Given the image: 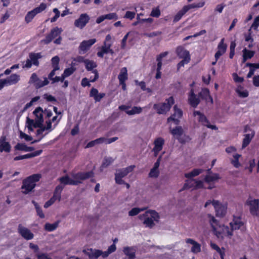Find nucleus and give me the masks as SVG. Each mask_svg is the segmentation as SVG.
Masks as SVG:
<instances>
[{"mask_svg":"<svg viewBox=\"0 0 259 259\" xmlns=\"http://www.w3.org/2000/svg\"><path fill=\"white\" fill-rule=\"evenodd\" d=\"M115 244H112L110 245L107 251H103L101 250L90 248L83 250V252L87 255L90 259H97L99 256H102L103 258L107 257L109 255L116 250Z\"/></svg>","mask_w":259,"mask_h":259,"instance_id":"nucleus-1","label":"nucleus"},{"mask_svg":"<svg viewBox=\"0 0 259 259\" xmlns=\"http://www.w3.org/2000/svg\"><path fill=\"white\" fill-rule=\"evenodd\" d=\"M40 178V175L34 174L24 180L21 187L22 192L27 194L32 191L36 186L35 183L38 182Z\"/></svg>","mask_w":259,"mask_h":259,"instance_id":"nucleus-2","label":"nucleus"},{"mask_svg":"<svg viewBox=\"0 0 259 259\" xmlns=\"http://www.w3.org/2000/svg\"><path fill=\"white\" fill-rule=\"evenodd\" d=\"M174 103V98L170 97L165 100V102L154 104L153 108L156 111L158 114H165L170 110Z\"/></svg>","mask_w":259,"mask_h":259,"instance_id":"nucleus-3","label":"nucleus"},{"mask_svg":"<svg viewBox=\"0 0 259 259\" xmlns=\"http://www.w3.org/2000/svg\"><path fill=\"white\" fill-rule=\"evenodd\" d=\"M208 218L209 222L211 225L213 233L217 236L218 238L223 237L222 235V226L219 222L216 220L214 217L210 214H208Z\"/></svg>","mask_w":259,"mask_h":259,"instance_id":"nucleus-4","label":"nucleus"},{"mask_svg":"<svg viewBox=\"0 0 259 259\" xmlns=\"http://www.w3.org/2000/svg\"><path fill=\"white\" fill-rule=\"evenodd\" d=\"M63 189V186L61 185L57 186L56 187L53 196L45 203L44 207L48 208L52 205L56 200L60 201L61 199V194Z\"/></svg>","mask_w":259,"mask_h":259,"instance_id":"nucleus-5","label":"nucleus"},{"mask_svg":"<svg viewBox=\"0 0 259 259\" xmlns=\"http://www.w3.org/2000/svg\"><path fill=\"white\" fill-rule=\"evenodd\" d=\"M63 30L61 28L56 27L51 29L50 33L47 34L45 39L41 40L45 44H49L53 39L60 35Z\"/></svg>","mask_w":259,"mask_h":259,"instance_id":"nucleus-6","label":"nucleus"},{"mask_svg":"<svg viewBox=\"0 0 259 259\" xmlns=\"http://www.w3.org/2000/svg\"><path fill=\"white\" fill-rule=\"evenodd\" d=\"M245 204L249 206V210L250 213L253 215H257L259 213V200L248 199Z\"/></svg>","mask_w":259,"mask_h":259,"instance_id":"nucleus-7","label":"nucleus"},{"mask_svg":"<svg viewBox=\"0 0 259 259\" xmlns=\"http://www.w3.org/2000/svg\"><path fill=\"white\" fill-rule=\"evenodd\" d=\"M93 176L94 172L92 171L85 172H78L72 175L74 181H77V185L81 183L83 181L93 177Z\"/></svg>","mask_w":259,"mask_h":259,"instance_id":"nucleus-8","label":"nucleus"},{"mask_svg":"<svg viewBox=\"0 0 259 259\" xmlns=\"http://www.w3.org/2000/svg\"><path fill=\"white\" fill-rule=\"evenodd\" d=\"M89 16L86 14H81L79 17L75 20L74 25L76 27L79 29H83L90 20Z\"/></svg>","mask_w":259,"mask_h":259,"instance_id":"nucleus-9","label":"nucleus"},{"mask_svg":"<svg viewBox=\"0 0 259 259\" xmlns=\"http://www.w3.org/2000/svg\"><path fill=\"white\" fill-rule=\"evenodd\" d=\"M174 113L167 118V121L168 123L172 121L175 124H179L180 122V119L182 117L183 112L179 109L177 105L174 107Z\"/></svg>","mask_w":259,"mask_h":259,"instance_id":"nucleus-10","label":"nucleus"},{"mask_svg":"<svg viewBox=\"0 0 259 259\" xmlns=\"http://www.w3.org/2000/svg\"><path fill=\"white\" fill-rule=\"evenodd\" d=\"M96 41L97 40L95 38L82 41L79 46V54H83L85 53L90 49L91 46L96 42Z\"/></svg>","mask_w":259,"mask_h":259,"instance_id":"nucleus-11","label":"nucleus"},{"mask_svg":"<svg viewBox=\"0 0 259 259\" xmlns=\"http://www.w3.org/2000/svg\"><path fill=\"white\" fill-rule=\"evenodd\" d=\"M194 116H196V115L199 116L198 120L199 122H201L202 124L207 126L208 128H211L212 130H217L218 128L215 125H211L209 123V121L206 118V116L202 114L200 112L198 111H195L193 112Z\"/></svg>","mask_w":259,"mask_h":259,"instance_id":"nucleus-12","label":"nucleus"},{"mask_svg":"<svg viewBox=\"0 0 259 259\" xmlns=\"http://www.w3.org/2000/svg\"><path fill=\"white\" fill-rule=\"evenodd\" d=\"M18 233L22 237L27 240L33 239L34 235L31 231L28 228L23 226L21 224H19L18 228Z\"/></svg>","mask_w":259,"mask_h":259,"instance_id":"nucleus-13","label":"nucleus"},{"mask_svg":"<svg viewBox=\"0 0 259 259\" xmlns=\"http://www.w3.org/2000/svg\"><path fill=\"white\" fill-rule=\"evenodd\" d=\"M164 142V139L161 137H158L155 139L154 141V146L152 149L154 156H157L159 152L162 149Z\"/></svg>","mask_w":259,"mask_h":259,"instance_id":"nucleus-14","label":"nucleus"},{"mask_svg":"<svg viewBox=\"0 0 259 259\" xmlns=\"http://www.w3.org/2000/svg\"><path fill=\"white\" fill-rule=\"evenodd\" d=\"M212 204L216 211V215L218 217H223L226 211L227 207L222 205L218 201L213 200Z\"/></svg>","mask_w":259,"mask_h":259,"instance_id":"nucleus-15","label":"nucleus"},{"mask_svg":"<svg viewBox=\"0 0 259 259\" xmlns=\"http://www.w3.org/2000/svg\"><path fill=\"white\" fill-rule=\"evenodd\" d=\"M184 130L182 126H178L170 130V133L180 143H184L185 141L181 137L184 134Z\"/></svg>","mask_w":259,"mask_h":259,"instance_id":"nucleus-16","label":"nucleus"},{"mask_svg":"<svg viewBox=\"0 0 259 259\" xmlns=\"http://www.w3.org/2000/svg\"><path fill=\"white\" fill-rule=\"evenodd\" d=\"M200 102V97L194 94L193 89H191L188 96V102L193 107L196 108Z\"/></svg>","mask_w":259,"mask_h":259,"instance_id":"nucleus-17","label":"nucleus"},{"mask_svg":"<svg viewBox=\"0 0 259 259\" xmlns=\"http://www.w3.org/2000/svg\"><path fill=\"white\" fill-rule=\"evenodd\" d=\"M135 167V165H130L125 168L118 169L116 171L115 176L123 178L132 172Z\"/></svg>","mask_w":259,"mask_h":259,"instance_id":"nucleus-18","label":"nucleus"},{"mask_svg":"<svg viewBox=\"0 0 259 259\" xmlns=\"http://www.w3.org/2000/svg\"><path fill=\"white\" fill-rule=\"evenodd\" d=\"M176 53L180 58L183 60H190V55L189 52L185 49L182 46H179L176 49Z\"/></svg>","mask_w":259,"mask_h":259,"instance_id":"nucleus-19","label":"nucleus"},{"mask_svg":"<svg viewBox=\"0 0 259 259\" xmlns=\"http://www.w3.org/2000/svg\"><path fill=\"white\" fill-rule=\"evenodd\" d=\"M6 140L5 136H2L0 138V152H9L11 150V145Z\"/></svg>","mask_w":259,"mask_h":259,"instance_id":"nucleus-20","label":"nucleus"},{"mask_svg":"<svg viewBox=\"0 0 259 259\" xmlns=\"http://www.w3.org/2000/svg\"><path fill=\"white\" fill-rule=\"evenodd\" d=\"M20 80V76L17 74H13L7 79H4L5 84L10 85L17 83Z\"/></svg>","mask_w":259,"mask_h":259,"instance_id":"nucleus-21","label":"nucleus"},{"mask_svg":"<svg viewBox=\"0 0 259 259\" xmlns=\"http://www.w3.org/2000/svg\"><path fill=\"white\" fill-rule=\"evenodd\" d=\"M136 248L135 247L126 246L123 248V252L129 259H134L136 257Z\"/></svg>","mask_w":259,"mask_h":259,"instance_id":"nucleus-22","label":"nucleus"},{"mask_svg":"<svg viewBox=\"0 0 259 259\" xmlns=\"http://www.w3.org/2000/svg\"><path fill=\"white\" fill-rule=\"evenodd\" d=\"M186 242L193 245L191 248V251L194 253L199 252L201 251V246L200 244L196 242L192 239L188 238L186 240Z\"/></svg>","mask_w":259,"mask_h":259,"instance_id":"nucleus-23","label":"nucleus"},{"mask_svg":"<svg viewBox=\"0 0 259 259\" xmlns=\"http://www.w3.org/2000/svg\"><path fill=\"white\" fill-rule=\"evenodd\" d=\"M200 98L208 101L210 100L211 104L213 103L212 98L210 96L209 91L207 89H203L198 94Z\"/></svg>","mask_w":259,"mask_h":259,"instance_id":"nucleus-24","label":"nucleus"},{"mask_svg":"<svg viewBox=\"0 0 259 259\" xmlns=\"http://www.w3.org/2000/svg\"><path fill=\"white\" fill-rule=\"evenodd\" d=\"M59 181L61 184L70 185H77V181H74V179L70 178L68 176L62 177L59 179Z\"/></svg>","mask_w":259,"mask_h":259,"instance_id":"nucleus-25","label":"nucleus"},{"mask_svg":"<svg viewBox=\"0 0 259 259\" xmlns=\"http://www.w3.org/2000/svg\"><path fill=\"white\" fill-rule=\"evenodd\" d=\"M232 230H237L243 226V223L240 217H234L233 221L230 223Z\"/></svg>","mask_w":259,"mask_h":259,"instance_id":"nucleus-26","label":"nucleus"},{"mask_svg":"<svg viewBox=\"0 0 259 259\" xmlns=\"http://www.w3.org/2000/svg\"><path fill=\"white\" fill-rule=\"evenodd\" d=\"M255 134L254 131H251V133L246 134L244 135V138L243 139L242 148H245L250 143L251 139L253 138Z\"/></svg>","mask_w":259,"mask_h":259,"instance_id":"nucleus-27","label":"nucleus"},{"mask_svg":"<svg viewBox=\"0 0 259 259\" xmlns=\"http://www.w3.org/2000/svg\"><path fill=\"white\" fill-rule=\"evenodd\" d=\"M242 62L245 63L247 59H251L254 55L255 52L253 51H250L246 48H244L243 51Z\"/></svg>","mask_w":259,"mask_h":259,"instance_id":"nucleus-28","label":"nucleus"},{"mask_svg":"<svg viewBox=\"0 0 259 259\" xmlns=\"http://www.w3.org/2000/svg\"><path fill=\"white\" fill-rule=\"evenodd\" d=\"M219 175L215 173H211L207 174L204 178V181L206 183L214 182L220 179Z\"/></svg>","mask_w":259,"mask_h":259,"instance_id":"nucleus-29","label":"nucleus"},{"mask_svg":"<svg viewBox=\"0 0 259 259\" xmlns=\"http://www.w3.org/2000/svg\"><path fill=\"white\" fill-rule=\"evenodd\" d=\"M204 171V169L201 168H195L193 169L191 171L186 173L185 177L188 179H191L193 177L198 176Z\"/></svg>","mask_w":259,"mask_h":259,"instance_id":"nucleus-30","label":"nucleus"},{"mask_svg":"<svg viewBox=\"0 0 259 259\" xmlns=\"http://www.w3.org/2000/svg\"><path fill=\"white\" fill-rule=\"evenodd\" d=\"M210 245L213 249L216 250L220 254L221 259H224L225 251L224 247L220 248L218 245L213 242H210Z\"/></svg>","mask_w":259,"mask_h":259,"instance_id":"nucleus-31","label":"nucleus"},{"mask_svg":"<svg viewBox=\"0 0 259 259\" xmlns=\"http://www.w3.org/2000/svg\"><path fill=\"white\" fill-rule=\"evenodd\" d=\"M118 78L119 82H125L127 79V70L126 67H123L121 69Z\"/></svg>","mask_w":259,"mask_h":259,"instance_id":"nucleus-32","label":"nucleus"},{"mask_svg":"<svg viewBox=\"0 0 259 259\" xmlns=\"http://www.w3.org/2000/svg\"><path fill=\"white\" fill-rule=\"evenodd\" d=\"M168 54V52H164L160 53L156 57V61L157 62L156 70H161L162 67V60L166 57Z\"/></svg>","mask_w":259,"mask_h":259,"instance_id":"nucleus-33","label":"nucleus"},{"mask_svg":"<svg viewBox=\"0 0 259 259\" xmlns=\"http://www.w3.org/2000/svg\"><path fill=\"white\" fill-rule=\"evenodd\" d=\"M236 92L240 98H246L249 95L247 90L244 89L241 85H238L236 89Z\"/></svg>","mask_w":259,"mask_h":259,"instance_id":"nucleus-34","label":"nucleus"},{"mask_svg":"<svg viewBox=\"0 0 259 259\" xmlns=\"http://www.w3.org/2000/svg\"><path fill=\"white\" fill-rule=\"evenodd\" d=\"M41 57L40 53H30L29 55V57L31 60L32 63L33 65L35 66H38L39 64V62L38 61V59L40 58Z\"/></svg>","mask_w":259,"mask_h":259,"instance_id":"nucleus-35","label":"nucleus"},{"mask_svg":"<svg viewBox=\"0 0 259 259\" xmlns=\"http://www.w3.org/2000/svg\"><path fill=\"white\" fill-rule=\"evenodd\" d=\"M105 138L101 137L88 143L85 146L86 148H91L97 144L105 143Z\"/></svg>","mask_w":259,"mask_h":259,"instance_id":"nucleus-36","label":"nucleus"},{"mask_svg":"<svg viewBox=\"0 0 259 259\" xmlns=\"http://www.w3.org/2000/svg\"><path fill=\"white\" fill-rule=\"evenodd\" d=\"M109 45V43L104 42L103 45L101 48V50L99 51L97 54L99 57L103 58L104 56V54H108Z\"/></svg>","mask_w":259,"mask_h":259,"instance_id":"nucleus-37","label":"nucleus"},{"mask_svg":"<svg viewBox=\"0 0 259 259\" xmlns=\"http://www.w3.org/2000/svg\"><path fill=\"white\" fill-rule=\"evenodd\" d=\"M84 64L85 68L88 71H93L94 70V69L97 66V63L95 61L88 59H86L84 61Z\"/></svg>","mask_w":259,"mask_h":259,"instance_id":"nucleus-38","label":"nucleus"},{"mask_svg":"<svg viewBox=\"0 0 259 259\" xmlns=\"http://www.w3.org/2000/svg\"><path fill=\"white\" fill-rule=\"evenodd\" d=\"M193 182H196V180L190 179L186 181V182L181 191L189 188L196 189L195 183H193Z\"/></svg>","mask_w":259,"mask_h":259,"instance_id":"nucleus-39","label":"nucleus"},{"mask_svg":"<svg viewBox=\"0 0 259 259\" xmlns=\"http://www.w3.org/2000/svg\"><path fill=\"white\" fill-rule=\"evenodd\" d=\"M33 113L36 116V120H40V121H44L43 110L41 107L36 108Z\"/></svg>","mask_w":259,"mask_h":259,"instance_id":"nucleus-40","label":"nucleus"},{"mask_svg":"<svg viewBox=\"0 0 259 259\" xmlns=\"http://www.w3.org/2000/svg\"><path fill=\"white\" fill-rule=\"evenodd\" d=\"M115 159L111 157H105L101 165V167L106 168L111 165L114 161Z\"/></svg>","mask_w":259,"mask_h":259,"instance_id":"nucleus-41","label":"nucleus"},{"mask_svg":"<svg viewBox=\"0 0 259 259\" xmlns=\"http://www.w3.org/2000/svg\"><path fill=\"white\" fill-rule=\"evenodd\" d=\"M221 228L222 229V235H223V234L225 235L226 236H227L229 238H231L232 236V235H233L232 231L233 230H232V229H230L229 227L225 226V225H222Z\"/></svg>","mask_w":259,"mask_h":259,"instance_id":"nucleus-42","label":"nucleus"},{"mask_svg":"<svg viewBox=\"0 0 259 259\" xmlns=\"http://www.w3.org/2000/svg\"><path fill=\"white\" fill-rule=\"evenodd\" d=\"M59 223V221L56 222L53 224L46 223L45 225V229L50 232L53 231L57 229Z\"/></svg>","mask_w":259,"mask_h":259,"instance_id":"nucleus-43","label":"nucleus"},{"mask_svg":"<svg viewBox=\"0 0 259 259\" xmlns=\"http://www.w3.org/2000/svg\"><path fill=\"white\" fill-rule=\"evenodd\" d=\"M142 111V108L140 107L134 106L132 110L126 111V113L129 115L140 114Z\"/></svg>","mask_w":259,"mask_h":259,"instance_id":"nucleus-44","label":"nucleus"},{"mask_svg":"<svg viewBox=\"0 0 259 259\" xmlns=\"http://www.w3.org/2000/svg\"><path fill=\"white\" fill-rule=\"evenodd\" d=\"M186 13L187 11L183 7V9L179 11L178 13L175 15L173 20L174 22H177L179 21L182 18L183 15Z\"/></svg>","mask_w":259,"mask_h":259,"instance_id":"nucleus-45","label":"nucleus"},{"mask_svg":"<svg viewBox=\"0 0 259 259\" xmlns=\"http://www.w3.org/2000/svg\"><path fill=\"white\" fill-rule=\"evenodd\" d=\"M49 81L48 80V79L47 77L44 78V80H41L39 79L37 80V81L35 84V87L36 88H42L45 85H47L49 84Z\"/></svg>","mask_w":259,"mask_h":259,"instance_id":"nucleus-46","label":"nucleus"},{"mask_svg":"<svg viewBox=\"0 0 259 259\" xmlns=\"http://www.w3.org/2000/svg\"><path fill=\"white\" fill-rule=\"evenodd\" d=\"M60 61L59 57L57 56L53 57L51 59L52 65L53 68H55V70H59V62Z\"/></svg>","mask_w":259,"mask_h":259,"instance_id":"nucleus-47","label":"nucleus"},{"mask_svg":"<svg viewBox=\"0 0 259 259\" xmlns=\"http://www.w3.org/2000/svg\"><path fill=\"white\" fill-rule=\"evenodd\" d=\"M32 203L34 204L35 208L36 209L37 215H39V217L40 218H44L45 215L42 212V209L39 207V205L37 202H36L35 201L33 200L32 201Z\"/></svg>","mask_w":259,"mask_h":259,"instance_id":"nucleus-48","label":"nucleus"},{"mask_svg":"<svg viewBox=\"0 0 259 259\" xmlns=\"http://www.w3.org/2000/svg\"><path fill=\"white\" fill-rule=\"evenodd\" d=\"M154 221L153 220L152 218L148 217L145 219L144 221V224L146 225V227H149L150 228H152L155 225Z\"/></svg>","mask_w":259,"mask_h":259,"instance_id":"nucleus-49","label":"nucleus"},{"mask_svg":"<svg viewBox=\"0 0 259 259\" xmlns=\"http://www.w3.org/2000/svg\"><path fill=\"white\" fill-rule=\"evenodd\" d=\"M36 14L33 10H31L27 13L26 14L25 20L27 23H29L32 21L33 18L36 16Z\"/></svg>","mask_w":259,"mask_h":259,"instance_id":"nucleus-50","label":"nucleus"},{"mask_svg":"<svg viewBox=\"0 0 259 259\" xmlns=\"http://www.w3.org/2000/svg\"><path fill=\"white\" fill-rule=\"evenodd\" d=\"M47 8V5L45 3H41L40 5L33 9L32 10L34 11V12L37 15L38 13H40L42 12L43 11H44Z\"/></svg>","mask_w":259,"mask_h":259,"instance_id":"nucleus-51","label":"nucleus"},{"mask_svg":"<svg viewBox=\"0 0 259 259\" xmlns=\"http://www.w3.org/2000/svg\"><path fill=\"white\" fill-rule=\"evenodd\" d=\"M149 213L150 215V218L153 219L154 221L158 222L159 219L158 213L155 210H151L146 212V214Z\"/></svg>","mask_w":259,"mask_h":259,"instance_id":"nucleus-52","label":"nucleus"},{"mask_svg":"<svg viewBox=\"0 0 259 259\" xmlns=\"http://www.w3.org/2000/svg\"><path fill=\"white\" fill-rule=\"evenodd\" d=\"M224 38H222L220 42H219L218 46V50H219L225 53L227 50V46L226 44L224 43Z\"/></svg>","mask_w":259,"mask_h":259,"instance_id":"nucleus-53","label":"nucleus"},{"mask_svg":"<svg viewBox=\"0 0 259 259\" xmlns=\"http://www.w3.org/2000/svg\"><path fill=\"white\" fill-rule=\"evenodd\" d=\"M105 19L116 20L118 19V17L115 13H110L106 15H104Z\"/></svg>","mask_w":259,"mask_h":259,"instance_id":"nucleus-54","label":"nucleus"},{"mask_svg":"<svg viewBox=\"0 0 259 259\" xmlns=\"http://www.w3.org/2000/svg\"><path fill=\"white\" fill-rule=\"evenodd\" d=\"M145 210V208L140 209L139 208L135 207L132 208L129 212L128 215L130 216H135L137 215L141 211Z\"/></svg>","mask_w":259,"mask_h":259,"instance_id":"nucleus-55","label":"nucleus"},{"mask_svg":"<svg viewBox=\"0 0 259 259\" xmlns=\"http://www.w3.org/2000/svg\"><path fill=\"white\" fill-rule=\"evenodd\" d=\"M75 71V68L72 67L66 68L63 72L64 76L68 77L70 76Z\"/></svg>","mask_w":259,"mask_h":259,"instance_id":"nucleus-56","label":"nucleus"},{"mask_svg":"<svg viewBox=\"0 0 259 259\" xmlns=\"http://www.w3.org/2000/svg\"><path fill=\"white\" fill-rule=\"evenodd\" d=\"M45 131V128L43 127V126L38 129L36 131V135L37 136H41L40 137V139L38 140H35L33 142H32V143H34L37 142L39 141L41 139H42L44 137V135H43L44 132Z\"/></svg>","mask_w":259,"mask_h":259,"instance_id":"nucleus-57","label":"nucleus"},{"mask_svg":"<svg viewBox=\"0 0 259 259\" xmlns=\"http://www.w3.org/2000/svg\"><path fill=\"white\" fill-rule=\"evenodd\" d=\"M159 171L158 169L152 168L149 173V177L150 178H157L159 176Z\"/></svg>","mask_w":259,"mask_h":259,"instance_id":"nucleus-58","label":"nucleus"},{"mask_svg":"<svg viewBox=\"0 0 259 259\" xmlns=\"http://www.w3.org/2000/svg\"><path fill=\"white\" fill-rule=\"evenodd\" d=\"M27 146L23 143H18L15 146V149L17 150L23 151L26 152Z\"/></svg>","mask_w":259,"mask_h":259,"instance_id":"nucleus-59","label":"nucleus"},{"mask_svg":"<svg viewBox=\"0 0 259 259\" xmlns=\"http://www.w3.org/2000/svg\"><path fill=\"white\" fill-rule=\"evenodd\" d=\"M150 15L154 17H158L160 15V10L158 8L153 9L151 11Z\"/></svg>","mask_w":259,"mask_h":259,"instance_id":"nucleus-60","label":"nucleus"},{"mask_svg":"<svg viewBox=\"0 0 259 259\" xmlns=\"http://www.w3.org/2000/svg\"><path fill=\"white\" fill-rule=\"evenodd\" d=\"M135 15L136 13L134 12L127 11L124 16V18L132 20L134 18Z\"/></svg>","mask_w":259,"mask_h":259,"instance_id":"nucleus-61","label":"nucleus"},{"mask_svg":"<svg viewBox=\"0 0 259 259\" xmlns=\"http://www.w3.org/2000/svg\"><path fill=\"white\" fill-rule=\"evenodd\" d=\"M20 138L21 139H24L26 141H30L32 140V138L24 133L22 131L20 132Z\"/></svg>","mask_w":259,"mask_h":259,"instance_id":"nucleus-62","label":"nucleus"},{"mask_svg":"<svg viewBox=\"0 0 259 259\" xmlns=\"http://www.w3.org/2000/svg\"><path fill=\"white\" fill-rule=\"evenodd\" d=\"M23 68H30L32 65L31 60L29 57L25 62H23Z\"/></svg>","mask_w":259,"mask_h":259,"instance_id":"nucleus-63","label":"nucleus"},{"mask_svg":"<svg viewBox=\"0 0 259 259\" xmlns=\"http://www.w3.org/2000/svg\"><path fill=\"white\" fill-rule=\"evenodd\" d=\"M259 26V16H257L254 20L253 23L251 25V28L255 30L257 29Z\"/></svg>","mask_w":259,"mask_h":259,"instance_id":"nucleus-64","label":"nucleus"}]
</instances>
